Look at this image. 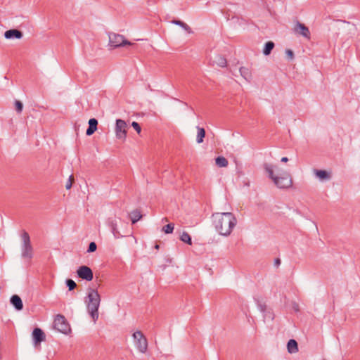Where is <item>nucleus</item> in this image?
<instances>
[{
    "mask_svg": "<svg viewBox=\"0 0 360 360\" xmlns=\"http://www.w3.org/2000/svg\"><path fill=\"white\" fill-rule=\"evenodd\" d=\"M66 284H67V286L69 288V290H74L76 288V286H77L76 283L73 280H72V279H68L66 281Z\"/></svg>",
    "mask_w": 360,
    "mask_h": 360,
    "instance_id": "nucleus-26",
    "label": "nucleus"
},
{
    "mask_svg": "<svg viewBox=\"0 0 360 360\" xmlns=\"http://www.w3.org/2000/svg\"><path fill=\"white\" fill-rule=\"evenodd\" d=\"M85 303L88 313L94 323H96L98 319V309L101 304V296L98 292L95 289H89Z\"/></svg>",
    "mask_w": 360,
    "mask_h": 360,
    "instance_id": "nucleus-3",
    "label": "nucleus"
},
{
    "mask_svg": "<svg viewBox=\"0 0 360 360\" xmlns=\"http://www.w3.org/2000/svg\"><path fill=\"white\" fill-rule=\"evenodd\" d=\"M45 337V334L41 328H36L34 329L32 332V338L36 345H39L41 342L44 341Z\"/></svg>",
    "mask_w": 360,
    "mask_h": 360,
    "instance_id": "nucleus-11",
    "label": "nucleus"
},
{
    "mask_svg": "<svg viewBox=\"0 0 360 360\" xmlns=\"http://www.w3.org/2000/svg\"><path fill=\"white\" fill-rule=\"evenodd\" d=\"M155 248L156 249H159V245H156L155 246Z\"/></svg>",
    "mask_w": 360,
    "mask_h": 360,
    "instance_id": "nucleus-35",
    "label": "nucleus"
},
{
    "mask_svg": "<svg viewBox=\"0 0 360 360\" xmlns=\"http://www.w3.org/2000/svg\"><path fill=\"white\" fill-rule=\"evenodd\" d=\"M215 163L219 167H226L229 164L228 160L223 156L217 157Z\"/></svg>",
    "mask_w": 360,
    "mask_h": 360,
    "instance_id": "nucleus-20",
    "label": "nucleus"
},
{
    "mask_svg": "<svg viewBox=\"0 0 360 360\" xmlns=\"http://www.w3.org/2000/svg\"><path fill=\"white\" fill-rule=\"evenodd\" d=\"M4 37L7 39H20L22 37V33L20 30L11 29L4 32Z\"/></svg>",
    "mask_w": 360,
    "mask_h": 360,
    "instance_id": "nucleus-13",
    "label": "nucleus"
},
{
    "mask_svg": "<svg viewBox=\"0 0 360 360\" xmlns=\"http://www.w3.org/2000/svg\"><path fill=\"white\" fill-rule=\"evenodd\" d=\"M264 167L268 177L277 188L286 189L292 186V179L290 174L282 170L278 165L266 163Z\"/></svg>",
    "mask_w": 360,
    "mask_h": 360,
    "instance_id": "nucleus-2",
    "label": "nucleus"
},
{
    "mask_svg": "<svg viewBox=\"0 0 360 360\" xmlns=\"http://www.w3.org/2000/svg\"><path fill=\"white\" fill-rule=\"evenodd\" d=\"M131 126H132V127H133V128L136 131V132H137L138 134H140V133H141V127H140V125L139 124V123H138V122H133L131 123Z\"/></svg>",
    "mask_w": 360,
    "mask_h": 360,
    "instance_id": "nucleus-29",
    "label": "nucleus"
},
{
    "mask_svg": "<svg viewBox=\"0 0 360 360\" xmlns=\"http://www.w3.org/2000/svg\"><path fill=\"white\" fill-rule=\"evenodd\" d=\"M127 124L121 119H117L115 123V132L117 139L125 140L127 134Z\"/></svg>",
    "mask_w": 360,
    "mask_h": 360,
    "instance_id": "nucleus-7",
    "label": "nucleus"
},
{
    "mask_svg": "<svg viewBox=\"0 0 360 360\" xmlns=\"http://www.w3.org/2000/svg\"><path fill=\"white\" fill-rule=\"evenodd\" d=\"M274 43L272 41H268L267 43H266L265 46H264V48L263 49V53L265 56L269 55L271 51L274 49Z\"/></svg>",
    "mask_w": 360,
    "mask_h": 360,
    "instance_id": "nucleus-21",
    "label": "nucleus"
},
{
    "mask_svg": "<svg viewBox=\"0 0 360 360\" xmlns=\"http://www.w3.org/2000/svg\"><path fill=\"white\" fill-rule=\"evenodd\" d=\"M96 248H97L96 244L94 242H91L89 244L88 252H93L96 251Z\"/></svg>",
    "mask_w": 360,
    "mask_h": 360,
    "instance_id": "nucleus-30",
    "label": "nucleus"
},
{
    "mask_svg": "<svg viewBox=\"0 0 360 360\" xmlns=\"http://www.w3.org/2000/svg\"><path fill=\"white\" fill-rule=\"evenodd\" d=\"M196 129L198 131L196 141L198 143H201L203 142V139L205 136V131L204 128L200 127H197Z\"/></svg>",
    "mask_w": 360,
    "mask_h": 360,
    "instance_id": "nucleus-19",
    "label": "nucleus"
},
{
    "mask_svg": "<svg viewBox=\"0 0 360 360\" xmlns=\"http://www.w3.org/2000/svg\"><path fill=\"white\" fill-rule=\"evenodd\" d=\"M213 63L221 68L225 67L227 64L226 59L221 55L215 56L214 58Z\"/></svg>",
    "mask_w": 360,
    "mask_h": 360,
    "instance_id": "nucleus-17",
    "label": "nucleus"
},
{
    "mask_svg": "<svg viewBox=\"0 0 360 360\" xmlns=\"http://www.w3.org/2000/svg\"><path fill=\"white\" fill-rule=\"evenodd\" d=\"M215 231L221 236H229L237 224V219L232 212H215L212 215Z\"/></svg>",
    "mask_w": 360,
    "mask_h": 360,
    "instance_id": "nucleus-1",
    "label": "nucleus"
},
{
    "mask_svg": "<svg viewBox=\"0 0 360 360\" xmlns=\"http://www.w3.org/2000/svg\"><path fill=\"white\" fill-rule=\"evenodd\" d=\"M295 31L307 39L310 38V32L308 27L302 23L298 22L295 27Z\"/></svg>",
    "mask_w": 360,
    "mask_h": 360,
    "instance_id": "nucleus-12",
    "label": "nucleus"
},
{
    "mask_svg": "<svg viewBox=\"0 0 360 360\" xmlns=\"http://www.w3.org/2000/svg\"><path fill=\"white\" fill-rule=\"evenodd\" d=\"M285 54L290 60H292L294 58V53L292 50L286 49Z\"/></svg>",
    "mask_w": 360,
    "mask_h": 360,
    "instance_id": "nucleus-31",
    "label": "nucleus"
},
{
    "mask_svg": "<svg viewBox=\"0 0 360 360\" xmlns=\"http://www.w3.org/2000/svg\"><path fill=\"white\" fill-rule=\"evenodd\" d=\"M240 75L247 81H250L252 78V74L249 68L241 67L239 70Z\"/></svg>",
    "mask_w": 360,
    "mask_h": 360,
    "instance_id": "nucleus-18",
    "label": "nucleus"
},
{
    "mask_svg": "<svg viewBox=\"0 0 360 360\" xmlns=\"http://www.w3.org/2000/svg\"><path fill=\"white\" fill-rule=\"evenodd\" d=\"M313 173L315 176L321 182L328 181L332 178V172L330 170L314 169Z\"/></svg>",
    "mask_w": 360,
    "mask_h": 360,
    "instance_id": "nucleus-10",
    "label": "nucleus"
},
{
    "mask_svg": "<svg viewBox=\"0 0 360 360\" xmlns=\"http://www.w3.org/2000/svg\"><path fill=\"white\" fill-rule=\"evenodd\" d=\"M11 303L18 311H20L23 308L22 301L17 295H14L11 297Z\"/></svg>",
    "mask_w": 360,
    "mask_h": 360,
    "instance_id": "nucleus-14",
    "label": "nucleus"
},
{
    "mask_svg": "<svg viewBox=\"0 0 360 360\" xmlns=\"http://www.w3.org/2000/svg\"><path fill=\"white\" fill-rule=\"evenodd\" d=\"M15 110L18 112H20L22 110L23 105L22 103V102H20L19 101H16L15 103Z\"/></svg>",
    "mask_w": 360,
    "mask_h": 360,
    "instance_id": "nucleus-28",
    "label": "nucleus"
},
{
    "mask_svg": "<svg viewBox=\"0 0 360 360\" xmlns=\"http://www.w3.org/2000/svg\"><path fill=\"white\" fill-rule=\"evenodd\" d=\"M23 243V250L22 255L25 258H32V247L30 244V238L29 234L24 231L21 236Z\"/></svg>",
    "mask_w": 360,
    "mask_h": 360,
    "instance_id": "nucleus-8",
    "label": "nucleus"
},
{
    "mask_svg": "<svg viewBox=\"0 0 360 360\" xmlns=\"http://www.w3.org/2000/svg\"><path fill=\"white\" fill-rule=\"evenodd\" d=\"M77 274L79 278L88 281H91L94 278L91 269L86 266H82L79 267L77 271Z\"/></svg>",
    "mask_w": 360,
    "mask_h": 360,
    "instance_id": "nucleus-9",
    "label": "nucleus"
},
{
    "mask_svg": "<svg viewBox=\"0 0 360 360\" xmlns=\"http://www.w3.org/2000/svg\"><path fill=\"white\" fill-rule=\"evenodd\" d=\"M288 352L290 354H295L298 352V345L295 340H290L287 344Z\"/></svg>",
    "mask_w": 360,
    "mask_h": 360,
    "instance_id": "nucleus-16",
    "label": "nucleus"
},
{
    "mask_svg": "<svg viewBox=\"0 0 360 360\" xmlns=\"http://www.w3.org/2000/svg\"><path fill=\"white\" fill-rule=\"evenodd\" d=\"M54 328L59 332L68 334L70 332V327L65 316L60 314H58L54 319Z\"/></svg>",
    "mask_w": 360,
    "mask_h": 360,
    "instance_id": "nucleus-6",
    "label": "nucleus"
},
{
    "mask_svg": "<svg viewBox=\"0 0 360 360\" xmlns=\"http://www.w3.org/2000/svg\"><path fill=\"white\" fill-rule=\"evenodd\" d=\"M142 217V215L141 214L140 212L136 210L131 213V219L133 224H135L139 220H140Z\"/></svg>",
    "mask_w": 360,
    "mask_h": 360,
    "instance_id": "nucleus-23",
    "label": "nucleus"
},
{
    "mask_svg": "<svg viewBox=\"0 0 360 360\" xmlns=\"http://www.w3.org/2000/svg\"><path fill=\"white\" fill-rule=\"evenodd\" d=\"M133 342L136 349L142 354L148 349V341L143 333L137 330L132 334Z\"/></svg>",
    "mask_w": 360,
    "mask_h": 360,
    "instance_id": "nucleus-5",
    "label": "nucleus"
},
{
    "mask_svg": "<svg viewBox=\"0 0 360 360\" xmlns=\"http://www.w3.org/2000/svg\"><path fill=\"white\" fill-rule=\"evenodd\" d=\"M111 226H112V232L114 233V234H115V233L117 232V224L114 223L113 221H112L111 222Z\"/></svg>",
    "mask_w": 360,
    "mask_h": 360,
    "instance_id": "nucleus-32",
    "label": "nucleus"
},
{
    "mask_svg": "<svg viewBox=\"0 0 360 360\" xmlns=\"http://www.w3.org/2000/svg\"><path fill=\"white\" fill-rule=\"evenodd\" d=\"M162 221H167L168 219L165 217V218L162 219Z\"/></svg>",
    "mask_w": 360,
    "mask_h": 360,
    "instance_id": "nucleus-34",
    "label": "nucleus"
},
{
    "mask_svg": "<svg viewBox=\"0 0 360 360\" xmlns=\"http://www.w3.org/2000/svg\"><path fill=\"white\" fill-rule=\"evenodd\" d=\"M180 240L184 242V243H186L188 245H191L192 244V240H191V238L190 236V235L186 232V231H184L181 235H180Z\"/></svg>",
    "mask_w": 360,
    "mask_h": 360,
    "instance_id": "nucleus-22",
    "label": "nucleus"
},
{
    "mask_svg": "<svg viewBox=\"0 0 360 360\" xmlns=\"http://www.w3.org/2000/svg\"><path fill=\"white\" fill-rule=\"evenodd\" d=\"M98 121L95 118L89 120V128L86 129L87 136L92 135L97 130Z\"/></svg>",
    "mask_w": 360,
    "mask_h": 360,
    "instance_id": "nucleus-15",
    "label": "nucleus"
},
{
    "mask_svg": "<svg viewBox=\"0 0 360 360\" xmlns=\"http://www.w3.org/2000/svg\"><path fill=\"white\" fill-rule=\"evenodd\" d=\"M108 45L111 49H117L125 46H130L132 44L127 40L123 35L110 32L108 34Z\"/></svg>",
    "mask_w": 360,
    "mask_h": 360,
    "instance_id": "nucleus-4",
    "label": "nucleus"
},
{
    "mask_svg": "<svg viewBox=\"0 0 360 360\" xmlns=\"http://www.w3.org/2000/svg\"><path fill=\"white\" fill-rule=\"evenodd\" d=\"M174 229V224H168L166 226H164L162 227V231L166 234H169L173 232Z\"/></svg>",
    "mask_w": 360,
    "mask_h": 360,
    "instance_id": "nucleus-24",
    "label": "nucleus"
},
{
    "mask_svg": "<svg viewBox=\"0 0 360 360\" xmlns=\"http://www.w3.org/2000/svg\"><path fill=\"white\" fill-rule=\"evenodd\" d=\"M74 181V177L72 175H70L66 182V184H65V188L67 190H69L71 188L72 186V183Z\"/></svg>",
    "mask_w": 360,
    "mask_h": 360,
    "instance_id": "nucleus-27",
    "label": "nucleus"
},
{
    "mask_svg": "<svg viewBox=\"0 0 360 360\" xmlns=\"http://www.w3.org/2000/svg\"><path fill=\"white\" fill-rule=\"evenodd\" d=\"M288 161V158L287 157H283L281 158V162H287Z\"/></svg>",
    "mask_w": 360,
    "mask_h": 360,
    "instance_id": "nucleus-33",
    "label": "nucleus"
},
{
    "mask_svg": "<svg viewBox=\"0 0 360 360\" xmlns=\"http://www.w3.org/2000/svg\"><path fill=\"white\" fill-rule=\"evenodd\" d=\"M172 22L175 25H179L181 27H183L186 31L190 32L191 28L190 27L186 24L185 22L181 21V20H174Z\"/></svg>",
    "mask_w": 360,
    "mask_h": 360,
    "instance_id": "nucleus-25",
    "label": "nucleus"
}]
</instances>
